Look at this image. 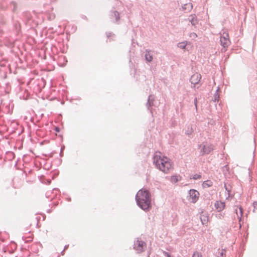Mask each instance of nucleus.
I'll use <instances>...</instances> for the list:
<instances>
[{
    "label": "nucleus",
    "instance_id": "obj_1",
    "mask_svg": "<svg viewBox=\"0 0 257 257\" xmlns=\"http://www.w3.org/2000/svg\"><path fill=\"white\" fill-rule=\"evenodd\" d=\"M135 200L137 205L143 210L147 212L152 209L151 195L146 189H141L136 194Z\"/></svg>",
    "mask_w": 257,
    "mask_h": 257
},
{
    "label": "nucleus",
    "instance_id": "obj_2",
    "mask_svg": "<svg viewBox=\"0 0 257 257\" xmlns=\"http://www.w3.org/2000/svg\"><path fill=\"white\" fill-rule=\"evenodd\" d=\"M153 163L157 169L165 173H168L172 168V164L170 159L165 156L162 157L160 156L154 155Z\"/></svg>",
    "mask_w": 257,
    "mask_h": 257
},
{
    "label": "nucleus",
    "instance_id": "obj_3",
    "mask_svg": "<svg viewBox=\"0 0 257 257\" xmlns=\"http://www.w3.org/2000/svg\"><path fill=\"white\" fill-rule=\"evenodd\" d=\"M147 247L146 243L139 238H137L134 241L133 244V248L137 253H140L144 252Z\"/></svg>",
    "mask_w": 257,
    "mask_h": 257
},
{
    "label": "nucleus",
    "instance_id": "obj_4",
    "mask_svg": "<svg viewBox=\"0 0 257 257\" xmlns=\"http://www.w3.org/2000/svg\"><path fill=\"white\" fill-rule=\"evenodd\" d=\"M198 148L200 149V154L202 156L205 154H208L214 150L213 146L208 144L207 143H203L198 145Z\"/></svg>",
    "mask_w": 257,
    "mask_h": 257
},
{
    "label": "nucleus",
    "instance_id": "obj_5",
    "mask_svg": "<svg viewBox=\"0 0 257 257\" xmlns=\"http://www.w3.org/2000/svg\"><path fill=\"white\" fill-rule=\"evenodd\" d=\"M200 211L199 214L196 215L197 219L199 218L201 224L205 225L207 223L208 221L207 213L203 209H200Z\"/></svg>",
    "mask_w": 257,
    "mask_h": 257
},
{
    "label": "nucleus",
    "instance_id": "obj_6",
    "mask_svg": "<svg viewBox=\"0 0 257 257\" xmlns=\"http://www.w3.org/2000/svg\"><path fill=\"white\" fill-rule=\"evenodd\" d=\"M22 19L26 26L32 27L33 20H32V16L30 12H26L23 13Z\"/></svg>",
    "mask_w": 257,
    "mask_h": 257
},
{
    "label": "nucleus",
    "instance_id": "obj_7",
    "mask_svg": "<svg viewBox=\"0 0 257 257\" xmlns=\"http://www.w3.org/2000/svg\"><path fill=\"white\" fill-rule=\"evenodd\" d=\"M220 45L224 48H227L230 44V42L228 38V35L225 34V36L220 37Z\"/></svg>",
    "mask_w": 257,
    "mask_h": 257
},
{
    "label": "nucleus",
    "instance_id": "obj_8",
    "mask_svg": "<svg viewBox=\"0 0 257 257\" xmlns=\"http://www.w3.org/2000/svg\"><path fill=\"white\" fill-rule=\"evenodd\" d=\"M234 210L235 213L237 215V218L238 219V221L239 222L242 221V217L243 216V208L241 206H234Z\"/></svg>",
    "mask_w": 257,
    "mask_h": 257
},
{
    "label": "nucleus",
    "instance_id": "obj_9",
    "mask_svg": "<svg viewBox=\"0 0 257 257\" xmlns=\"http://www.w3.org/2000/svg\"><path fill=\"white\" fill-rule=\"evenodd\" d=\"M154 99L152 95H150L148 97V101L146 104V106L148 110H149L150 113L152 114L153 112L152 110V107L154 105Z\"/></svg>",
    "mask_w": 257,
    "mask_h": 257
},
{
    "label": "nucleus",
    "instance_id": "obj_10",
    "mask_svg": "<svg viewBox=\"0 0 257 257\" xmlns=\"http://www.w3.org/2000/svg\"><path fill=\"white\" fill-rule=\"evenodd\" d=\"M214 206L217 211L220 212L225 208V203L224 202H222L221 201H216L214 203Z\"/></svg>",
    "mask_w": 257,
    "mask_h": 257
},
{
    "label": "nucleus",
    "instance_id": "obj_11",
    "mask_svg": "<svg viewBox=\"0 0 257 257\" xmlns=\"http://www.w3.org/2000/svg\"><path fill=\"white\" fill-rule=\"evenodd\" d=\"M194 78H195V80L194 82V89L198 88L199 87L198 84L201 78V75L198 73L195 72L194 73Z\"/></svg>",
    "mask_w": 257,
    "mask_h": 257
},
{
    "label": "nucleus",
    "instance_id": "obj_12",
    "mask_svg": "<svg viewBox=\"0 0 257 257\" xmlns=\"http://www.w3.org/2000/svg\"><path fill=\"white\" fill-rule=\"evenodd\" d=\"M14 31L17 35H19L21 31V27L20 23L18 21L14 22L13 24Z\"/></svg>",
    "mask_w": 257,
    "mask_h": 257
},
{
    "label": "nucleus",
    "instance_id": "obj_13",
    "mask_svg": "<svg viewBox=\"0 0 257 257\" xmlns=\"http://www.w3.org/2000/svg\"><path fill=\"white\" fill-rule=\"evenodd\" d=\"M177 46L178 48L184 49L185 50L188 51V47L189 45H188V42L187 41H184L182 42H179L177 44Z\"/></svg>",
    "mask_w": 257,
    "mask_h": 257
},
{
    "label": "nucleus",
    "instance_id": "obj_14",
    "mask_svg": "<svg viewBox=\"0 0 257 257\" xmlns=\"http://www.w3.org/2000/svg\"><path fill=\"white\" fill-rule=\"evenodd\" d=\"M113 18H115V22H117L120 19L119 14L117 11H113L111 12L110 18L112 19Z\"/></svg>",
    "mask_w": 257,
    "mask_h": 257
},
{
    "label": "nucleus",
    "instance_id": "obj_15",
    "mask_svg": "<svg viewBox=\"0 0 257 257\" xmlns=\"http://www.w3.org/2000/svg\"><path fill=\"white\" fill-rule=\"evenodd\" d=\"M212 182L210 180H206L203 182L202 186L203 188H206L212 186Z\"/></svg>",
    "mask_w": 257,
    "mask_h": 257
},
{
    "label": "nucleus",
    "instance_id": "obj_16",
    "mask_svg": "<svg viewBox=\"0 0 257 257\" xmlns=\"http://www.w3.org/2000/svg\"><path fill=\"white\" fill-rule=\"evenodd\" d=\"M182 8L184 10L186 11H189L190 10L193 8V4L191 3L185 4L184 6L182 7Z\"/></svg>",
    "mask_w": 257,
    "mask_h": 257
},
{
    "label": "nucleus",
    "instance_id": "obj_17",
    "mask_svg": "<svg viewBox=\"0 0 257 257\" xmlns=\"http://www.w3.org/2000/svg\"><path fill=\"white\" fill-rule=\"evenodd\" d=\"M145 57V60L148 62H151L153 60V56L150 54L149 52H146Z\"/></svg>",
    "mask_w": 257,
    "mask_h": 257
},
{
    "label": "nucleus",
    "instance_id": "obj_18",
    "mask_svg": "<svg viewBox=\"0 0 257 257\" xmlns=\"http://www.w3.org/2000/svg\"><path fill=\"white\" fill-rule=\"evenodd\" d=\"M219 90V88L218 87V88L216 90L215 93L214 94L213 101L215 102H218L219 99V94L218 93Z\"/></svg>",
    "mask_w": 257,
    "mask_h": 257
},
{
    "label": "nucleus",
    "instance_id": "obj_19",
    "mask_svg": "<svg viewBox=\"0 0 257 257\" xmlns=\"http://www.w3.org/2000/svg\"><path fill=\"white\" fill-rule=\"evenodd\" d=\"M199 192L196 190L194 189V203L196 202L199 198Z\"/></svg>",
    "mask_w": 257,
    "mask_h": 257
},
{
    "label": "nucleus",
    "instance_id": "obj_20",
    "mask_svg": "<svg viewBox=\"0 0 257 257\" xmlns=\"http://www.w3.org/2000/svg\"><path fill=\"white\" fill-rule=\"evenodd\" d=\"M179 176L173 175L171 177L170 181L172 183H176L179 181Z\"/></svg>",
    "mask_w": 257,
    "mask_h": 257
},
{
    "label": "nucleus",
    "instance_id": "obj_21",
    "mask_svg": "<svg viewBox=\"0 0 257 257\" xmlns=\"http://www.w3.org/2000/svg\"><path fill=\"white\" fill-rule=\"evenodd\" d=\"M229 167L228 165H225L222 167V170L224 175L229 173Z\"/></svg>",
    "mask_w": 257,
    "mask_h": 257
},
{
    "label": "nucleus",
    "instance_id": "obj_22",
    "mask_svg": "<svg viewBox=\"0 0 257 257\" xmlns=\"http://www.w3.org/2000/svg\"><path fill=\"white\" fill-rule=\"evenodd\" d=\"M10 7L12 11H13V12H15L16 10V8H17L16 3L14 1L10 2Z\"/></svg>",
    "mask_w": 257,
    "mask_h": 257
},
{
    "label": "nucleus",
    "instance_id": "obj_23",
    "mask_svg": "<svg viewBox=\"0 0 257 257\" xmlns=\"http://www.w3.org/2000/svg\"><path fill=\"white\" fill-rule=\"evenodd\" d=\"M193 132V127L192 125H190L188 126V130L186 131L185 134L188 135H191Z\"/></svg>",
    "mask_w": 257,
    "mask_h": 257
},
{
    "label": "nucleus",
    "instance_id": "obj_24",
    "mask_svg": "<svg viewBox=\"0 0 257 257\" xmlns=\"http://www.w3.org/2000/svg\"><path fill=\"white\" fill-rule=\"evenodd\" d=\"M7 45L10 48H13L15 46V42L14 40H9L7 42Z\"/></svg>",
    "mask_w": 257,
    "mask_h": 257
},
{
    "label": "nucleus",
    "instance_id": "obj_25",
    "mask_svg": "<svg viewBox=\"0 0 257 257\" xmlns=\"http://www.w3.org/2000/svg\"><path fill=\"white\" fill-rule=\"evenodd\" d=\"M188 194L190 197L189 200H190V202H193V189H190L188 191Z\"/></svg>",
    "mask_w": 257,
    "mask_h": 257
},
{
    "label": "nucleus",
    "instance_id": "obj_26",
    "mask_svg": "<svg viewBox=\"0 0 257 257\" xmlns=\"http://www.w3.org/2000/svg\"><path fill=\"white\" fill-rule=\"evenodd\" d=\"M163 254L165 257H173L170 253L166 251H163Z\"/></svg>",
    "mask_w": 257,
    "mask_h": 257
},
{
    "label": "nucleus",
    "instance_id": "obj_27",
    "mask_svg": "<svg viewBox=\"0 0 257 257\" xmlns=\"http://www.w3.org/2000/svg\"><path fill=\"white\" fill-rule=\"evenodd\" d=\"M201 177L202 176L200 173L194 174V180L199 179L201 178Z\"/></svg>",
    "mask_w": 257,
    "mask_h": 257
},
{
    "label": "nucleus",
    "instance_id": "obj_28",
    "mask_svg": "<svg viewBox=\"0 0 257 257\" xmlns=\"http://www.w3.org/2000/svg\"><path fill=\"white\" fill-rule=\"evenodd\" d=\"M7 7V4L5 2L0 4V8L5 10Z\"/></svg>",
    "mask_w": 257,
    "mask_h": 257
},
{
    "label": "nucleus",
    "instance_id": "obj_29",
    "mask_svg": "<svg viewBox=\"0 0 257 257\" xmlns=\"http://www.w3.org/2000/svg\"><path fill=\"white\" fill-rule=\"evenodd\" d=\"M65 149V146L64 145H63L61 149H60V152L59 153V156L60 157H62L63 156V150Z\"/></svg>",
    "mask_w": 257,
    "mask_h": 257
},
{
    "label": "nucleus",
    "instance_id": "obj_30",
    "mask_svg": "<svg viewBox=\"0 0 257 257\" xmlns=\"http://www.w3.org/2000/svg\"><path fill=\"white\" fill-rule=\"evenodd\" d=\"M202 254L198 251L194 252V257H202Z\"/></svg>",
    "mask_w": 257,
    "mask_h": 257
},
{
    "label": "nucleus",
    "instance_id": "obj_31",
    "mask_svg": "<svg viewBox=\"0 0 257 257\" xmlns=\"http://www.w3.org/2000/svg\"><path fill=\"white\" fill-rule=\"evenodd\" d=\"M106 36H107L108 39H109L112 36L114 35L113 33H112L111 32H106Z\"/></svg>",
    "mask_w": 257,
    "mask_h": 257
},
{
    "label": "nucleus",
    "instance_id": "obj_32",
    "mask_svg": "<svg viewBox=\"0 0 257 257\" xmlns=\"http://www.w3.org/2000/svg\"><path fill=\"white\" fill-rule=\"evenodd\" d=\"M54 130L57 133H59L61 131L60 128L58 126H55Z\"/></svg>",
    "mask_w": 257,
    "mask_h": 257
},
{
    "label": "nucleus",
    "instance_id": "obj_33",
    "mask_svg": "<svg viewBox=\"0 0 257 257\" xmlns=\"http://www.w3.org/2000/svg\"><path fill=\"white\" fill-rule=\"evenodd\" d=\"M189 19L190 22L191 23L192 25H193V15H190L189 16Z\"/></svg>",
    "mask_w": 257,
    "mask_h": 257
},
{
    "label": "nucleus",
    "instance_id": "obj_34",
    "mask_svg": "<svg viewBox=\"0 0 257 257\" xmlns=\"http://www.w3.org/2000/svg\"><path fill=\"white\" fill-rule=\"evenodd\" d=\"M197 98H194V105L195 107L196 108V110L197 109Z\"/></svg>",
    "mask_w": 257,
    "mask_h": 257
},
{
    "label": "nucleus",
    "instance_id": "obj_35",
    "mask_svg": "<svg viewBox=\"0 0 257 257\" xmlns=\"http://www.w3.org/2000/svg\"><path fill=\"white\" fill-rule=\"evenodd\" d=\"M53 192L55 191L56 194L57 193V192L58 193H60V190L59 189H58V188H54L53 189Z\"/></svg>",
    "mask_w": 257,
    "mask_h": 257
},
{
    "label": "nucleus",
    "instance_id": "obj_36",
    "mask_svg": "<svg viewBox=\"0 0 257 257\" xmlns=\"http://www.w3.org/2000/svg\"><path fill=\"white\" fill-rule=\"evenodd\" d=\"M253 206L254 209H257V202L256 201H254L253 202Z\"/></svg>",
    "mask_w": 257,
    "mask_h": 257
},
{
    "label": "nucleus",
    "instance_id": "obj_37",
    "mask_svg": "<svg viewBox=\"0 0 257 257\" xmlns=\"http://www.w3.org/2000/svg\"><path fill=\"white\" fill-rule=\"evenodd\" d=\"M224 187L225 189V190L228 192H229V190L228 189V188L226 186V185L225 184H224Z\"/></svg>",
    "mask_w": 257,
    "mask_h": 257
},
{
    "label": "nucleus",
    "instance_id": "obj_38",
    "mask_svg": "<svg viewBox=\"0 0 257 257\" xmlns=\"http://www.w3.org/2000/svg\"><path fill=\"white\" fill-rule=\"evenodd\" d=\"M192 78H193V75L191 76V77H190V83H191L192 84H193Z\"/></svg>",
    "mask_w": 257,
    "mask_h": 257
},
{
    "label": "nucleus",
    "instance_id": "obj_39",
    "mask_svg": "<svg viewBox=\"0 0 257 257\" xmlns=\"http://www.w3.org/2000/svg\"><path fill=\"white\" fill-rule=\"evenodd\" d=\"M69 247V245L68 244H67V245H65V246H64V249L65 250V249H67Z\"/></svg>",
    "mask_w": 257,
    "mask_h": 257
},
{
    "label": "nucleus",
    "instance_id": "obj_40",
    "mask_svg": "<svg viewBox=\"0 0 257 257\" xmlns=\"http://www.w3.org/2000/svg\"><path fill=\"white\" fill-rule=\"evenodd\" d=\"M66 199L68 201H71V198L70 197H68Z\"/></svg>",
    "mask_w": 257,
    "mask_h": 257
},
{
    "label": "nucleus",
    "instance_id": "obj_41",
    "mask_svg": "<svg viewBox=\"0 0 257 257\" xmlns=\"http://www.w3.org/2000/svg\"><path fill=\"white\" fill-rule=\"evenodd\" d=\"M220 255L221 256H223V255H224V252H223V251H222L221 252H220Z\"/></svg>",
    "mask_w": 257,
    "mask_h": 257
},
{
    "label": "nucleus",
    "instance_id": "obj_42",
    "mask_svg": "<svg viewBox=\"0 0 257 257\" xmlns=\"http://www.w3.org/2000/svg\"><path fill=\"white\" fill-rule=\"evenodd\" d=\"M64 249H63L61 252V254L62 255H64Z\"/></svg>",
    "mask_w": 257,
    "mask_h": 257
},
{
    "label": "nucleus",
    "instance_id": "obj_43",
    "mask_svg": "<svg viewBox=\"0 0 257 257\" xmlns=\"http://www.w3.org/2000/svg\"><path fill=\"white\" fill-rule=\"evenodd\" d=\"M193 36H194V38L197 37V35L195 33H194Z\"/></svg>",
    "mask_w": 257,
    "mask_h": 257
},
{
    "label": "nucleus",
    "instance_id": "obj_44",
    "mask_svg": "<svg viewBox=\"0 0 257 257\" xmlns=\"http://www.w3.org/2000/svg\"><path fill=\"white\" fill-rule=\"evenodd\" d=\"M3 34V31L0 29V36H1Z\"/></svg>",
    "mask_w": 257,
    "mask_h": 257
},
{
    "label": "nucleus",
    "instance_id": "obj_45",
    "mask_svg": "<svg viewBox=\"0 0 257 257\" xmlns=\"http://www.w3.org/2000/svg\"><path fill=\"white\" fill-rule=\"evenodd\" d=\"M38 244H39V245L41 247H42V244H41L40 242H39V243H38Z\"/></svg>",
    "mask_w": 257,
    "mask_h": 257
},
{
    "label": "nucleus",
    "instance_id": "obj_46",
    "mask_svg": "<svg viewBox=\"0 0 257 257\" xmlns=\"http://www.w3.org/2000/svg\"><path fill=\"white\" fill-rule=\"evenodd\" d=\"M239 227H241V221L240 222L239 221Z\"/></svg>",
    "mask_w": 257,
    "mask_h": 257
},
{
    "label": "nucleus",
    "instance_id": "obj_47",
    "mask_svg": "<svg viewBox=\"0 0 257 257\" xmlns=\"http://www.w3.org/2000/svg\"><path fill=\"white\" fill-rule=\"evenodd\" d=\"M76 99H77V100H80L81 98H80V97H78Z\"/></svg>",
    "mask_w": 257,
    "mask_h": 257
},
{
    "label": "nucleus",
    "instance_id": "obj_48",
    "mask_svg": "<svg viewBox=\"0 0 257 257\" xmlns=\"http://www.w3.org/2000/svg\"><path fill=\"white\" fill-rule=\"evenodd\" d=\"M48 194V192H46V197H47V194Z\"/></svg>",
    "mask_w": 257,
    "mask_h": 257
},
{
    "label": "nucleus",
    "instance_id": "obj_49",
    "mask_svg": "<svg viewBox=\"0 0 257 257\" xmlns=\"http://www.w3.org/2000/svg\"><path fill=\"white\" fill-rule=\"evenodd\" d=\"M50 157H52V155L51 154H50Z\"/></svg>",
    "mask_w": 257,
    "mask_h": 257
},
{
    "label": "nucleus",
    "instance_id": "obj_50",
    "mask_svg": "<svg viewBox=\"0 0 257 257\" xmlns=\"http://www.w3.org/2000/svg\"><path fill=\"white\" fill-rule=\"evenodd\" d=\"M60 162L61 163V162H62V160H61V159H60Z\"/></svg>",
    "mask_w": 257,
    "mask_h": 257
},
{
    "label": "nucleus",
    "instance_id": "obj_51",
    "mask_svg": "<svg viewBox=\"0 0 257 257\" xmlns=\"http://www.w3.org/2000/svg\"><path fill=\"white\" fill-rule=\"evenodd\" d=\"M48 212H50V210H48Z\"/></svg>",
    "mask_w": 257,
    "mask_h": 257
},
{
    "label": "nucleus",
    "instance_id": "obj_52",
    "mask_svg": "<svg viewBox=\"0 0 257 257\" xmlns=\"http://www.w3.org/2000/svg\"><path fill=\"white\" fill-rule=\"evenodd\" d=\"M193 19H194V21H195V17H194L193 18Z\"/></svg>",
    "mask_w": 257,
    "mask_h": 257
},
{
    "label": "nucleus",
    "instance_id": "obj_53",
    "mask_svg": "<svg viewBox=\"0 0 257 257\" xmlns=\"http://www.w3.org/2000/svg\"><path fill=\"white\" fill-rule=\"evenodd\" d=\"M57 257H60V256L58 255L57 256Z\"/></svg>",
    "mask_w": 257,
    "mask_h": 257
},
{
    "label": "nucleus",
    "instance_id": "obj_54",
    "mask_svg": "<svg viewBox=\"0 0 257 257\" xmlns=\"http://www.w3.org/2000/svg\"><path fill=\"white\" fill-rule=\"evenodd\" d=\"M191 257H193V254L191 255Z\"/></svg>",
    "mask_w": 257,
    "mask_h": 257
},
{
    "label": "nucleus",
    "instance_id": "obj_55",
    "mask_svg": "<svg viewBox=\"0 0 257 257\" xmlns=\"http://www.w3.org/2000/svg\"><path fill=\"white\" fill-rule=\"evenodd\" d=\"M148 257H149V256H148Z\"/></svg>",
    "mask_w": 257,
    "mask_h": 257
}]
</instances>
